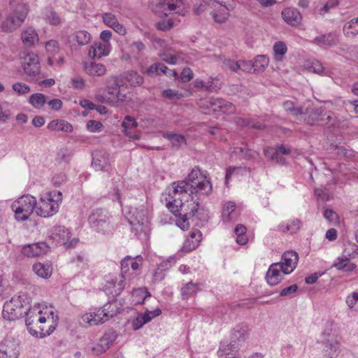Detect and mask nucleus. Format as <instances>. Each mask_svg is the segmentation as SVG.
<instances>
[{
	"label": "nucleus",
	"mask_w": 358,
	"mask_h": 358,
	"mask_svg": "<svg viewBox=\"0 0 358 358\" xmlns=\"http://www.w3.org/2000/svg\"><path fill=\"white\" fill-rule=\"evenodd\" d=\"M209 179L196 167L186 179L173 182L169 190L166 206L177 217V225L182 230L188 229L189 221L201 227L208 220V211L194 201L201 196H208L212 192Z\"/></svg>",
	"instance_id": "obj_1"
},
{
	"label": "nucleus",
	"mask_w": 358,
	"mask_h": 358,
	"mask_svg": "<svg viewBox=\"0 0 358 358\" xmlns=\"http://www.w3.org/2000/svg\"><path fill=\"white\" fill-rule=\"evenodd\" d=\"M90 227L103 234H112L115 230V219L106 209L96 208L91 211L88 217Z\"/></svg>",
	"instance_id": "obj_2"
},
{
	"label": "nucleus",
	"mask_w": 358,
	"mask_h": 358,
	"mask_svg": "<svg viewBox=\"0 0 358 358\" xmlns=\"http://www.w3.org/2000/svg\"><path fill=\"white\" fill-rule=\"evenodd\" d=\"M29 13L26 3L17 4L0 24V30L4 33H12L24 22Z\"/></svg>",
	"instance_id": "obj_3"
},
{
	"label": "nucleus",
	"mask_w": 358,
	"mask_h": 358,
	"mask_svg": "<svg viewBox=\"0 0 358 358\" xmlns=\"http://www.w3.org/2000/svg\"><path fill=\"white\" fill-rule=\"evenodd\" d=\"M62 201V194L59 191H52L43 194L36 201V213L43 217H49L55 215L59 210Z\"/></svg>",
	"instance_id": "obj_4"
},
{
	"label": "nucleus",
	"mask_w": 358,
	"mask_h": 358,
	"mask_svg": "<svg viewBox=\"0 0 358 358\" xmlns=\"http://www.w3.org/2000/svg\"><path fill=\"white\" fill-rule=\"evenodd\" d=\"M28 304V298L25 294L15 295L4 303L2 317L9 321L17 320L24 315V308Z\"/></svg>",
	"instance_id": "obj_5"
},
{
	"label": "nucleus",
	"mask_w": 358,
	"mask_h": 358,
	"mask_svg": "<svg viewBox=\"0 0 358 358\" xmlns=\"http://www.w3.org/2000/svg\"><path fill=\"white\" fill-rule=\"evenodd\" d=\"M36 199L29 194L23 195L11 206L15 212L16 220L19 221L27 220L34 210L36 211Z\"/></svg>",
	"instance_id": "obj_6"
},
{
	"label": "nucleus",
	"mask_w": 358,
	"mask_h": 358,
	"mask_svg": "<svg viewBox=\"0 0 358 358\" xmlns=\"http://www.w3.org/2000/svg\"><path fill=\"white\" fill-rule=\"evenodd\" d=\"M128 220L136 233H145L148 225V210L145 205L131 206L128 213Z\"/></svg>",
	"instance_id": "obj_7"
},
{
	"label": "nucleus",
	"mask_w": 358,
	"mask_h": 358,
	"mask_svg": "<svg viewBox=\"0 0 358 358\" xmlns=\"http://www.w3.org/2000/svg\"><path fill=\"white\" fill-rule=\"evenodd\" d=\"M153 11L159 17L170 14L185 15L183 0H157L152 6Z\"/></svg>",
	"instance_id": "obj_8"
},
{
	"label": "nucleus",
	"mask_w": 358,
	"mask_h": 358,
	"mask_svg": "<svg viewBox=\"0 0 358 358\" xmlns=\"http://www.w3.org/2000/svg\"><path fill=\"white\" fill-rule=\"evenodd\" d=\"M201 108L218 113H233L235 111L234 105L221 98L211 97L199 100L198 103Z\"/></svg>",
	"instance_id": "obj_9"
},
{
	"label": "nucleus",
	"mask_w": 358,
	"mask_h": 358,
	"mask_svg": "<svg viewBox=\"0 0 358 358\" xmlns=\"http://www.w3.org/2000/svg\"><path fill=\"white\" fill-rule=\"evenodd\" d=\"M296 113H300L301 119L308 124L313 125L316 122L324 120V110L322 107H315L312 104L301 106L297 108Z\"/></svg>",
	"instance_id": "obj_10"
},
{
	"label": "nucleus",
	"mask_w": 358,
	"mask_h": 358,
	"mask_svg": "<svg viewBox=\"0 0 358 358\" xmlns=\"http://www.w3.org/2000/svg\"><path fill=\"white\" fill-rule=\"evenodd\" d=\"M22 68L27 76V80L31 82L41 72L38 55L33 52L26 55L23 59Z\"/></svg>",
	"instance_id": "obj_11"
},
{
	"label": "nucleus",
	"mask_w": 358,
	"mask_h": 358,
	"mask_svg": "<svg viewBox=\"0 0 358 358\" xmlns=\"http://www.w3.org/2000/svg\"><path fill=\"white\" fill-rule=\"evenodd\" d=\"M106 90L111 96L112 101L123 102L126 99V94L121 92L120 83L117 76H110L104 80Z\"/></svg>",
	"instance_id": "obj_12"
},
{
	"label": "nucleus",
	"mask_w": 358,
	"mask_h": 358,
	"mask_svg": "<svg viewBox=\"0 0 358 358\" xmlns=\"http://www.w3.org/2000/svg\"><path fill=\"white\" fill-rule=\"evenodd\" d=\"M299 261L297 252L293 250L285 252L281 257V261L278 262L283 274L291 273L296 267Z\"/></svg>",
	"instance_id": "obj_13"
},
{
	"label": "nucleus",
	"mask_w": 358,
	"mask_h": 358,
	"mask_svg": "<svg viewBox=\"0 0 358 358\" xmlns=\"http://www.w3.org/2000/svg\"><path fill=\"white\" fill-rule=\"evenodd\" d=\"M42 314V311L39 307L34 306L33 308H26L24 310V315L26 316L25 324L29 333L38 337V331L37 326V318L39 315Z\"/></svg>",
	"instance_id": "obj_14"
},
{
	"label": "nucleus",
	"mask_w": 358,
	"mask_h": 358,
	"mask_svg": "<svg viewBox=\"0 0 358 358\" xmlns=\"http://www.w3.org/2000/svg\"><path fill=\"white\" fill-rule=\"evenodd\" d=\"M50 247L45 242H38L25 245L22 248L23 255L29 257H38L48 253Z\"/></svg>",
	"instance_id": "obj_15"
},
{
	"label": "nucleus",
	"mask_w": 358,
	"mask_h": 358,
	"mask_svg": "<svg viewBox=\"0 0 358 358\" xmlns=\"http://www.w3.org/2000/svg\"><path fill=\"white\" fill-rule=\"evenodd\" d=\"M91 38V34L85 30L76 31L69 37V46L71 50H77L79 47L87 45Z\"/></svg>",
	"instance_id": "obj_16"
},
{
	"label": "nucleus",
	"mask_w": 358,
	"mask_h": 358,
	"mask_svg": "<svg viewBox=\"0 0 358 358\" xmlns=\"http://www.w3.org/2000/svg\"><path fill=\"white\" fill-rule=\"evenodd\" d=\"M125 288L124 280L117 277H110L103 285V290L108 296L116 297L119 296Z\"/></svg>",
	"instance_id": "obj_17"
},
{
	"label": "nucleus",
	"mask_w": 358,
	"mask_h": 358,
	"mask_svg": "<svg viewBox=\"0 0 358 358\" xmlns=\"http://www.w3.org/2000/svg\"><path fill=\"white\" fill-rule=\"evenodd\" d=\"M132 259L130 256L125 257L120 262L121 274L120 275V280H124L125 287L128 285L130 286L134 284V280L139 275V273L131 271L129 268L130 262Z\"/></svg>",
	"instance_id": "obj_18"
},
{
	"label": "nucleus",
	"mask_w": 358,
	"mask_h": 358,
	"mask_svg": "<svg viewBox=\"0 0 358 358\" xmlns=\"http://www.w3.org/2000/svg\"><path fill=\"white\" fill-rule=\"evenodd\" d=\"M92 166L96 171H108L110 167L109 154L105 150L92 152Z\"/></svg>",
	"instance_id": "obj_19"
},
{
	"label": "nucleus",
	"mask_w": 358,
	"mask_h": 358,
	"mask_svg": "<svg viewBox=\"0 0 358 358\" xmlns=\"http://www.w3.org/2000/svg\"><path fill=\"white\" fill-rule=\"evenodd\" d=\"M117 333L113 329L106 331L99 339L96 347L94 348L98 352L102 353L109 349L117 338Z\"/></svg>",
	"instance_id": "obj_20"
},
{
	"label": "nucleus",
	"mask_w": 358,
	"mask_h": 358,
	"mask_svg": "<svg viewBox=\"0 0 358 358\" xmlns=\"http://www.w3.org/2000/svg\"><path fill=\"white\" fill-rule=\"evenodd\" d=\"M338 40V36L335 32H329L316 36L311 43L323 48H328L337 45Z\"/></svg>",
	"instance_id": "obj_21"
},
{
	"label": "nucleus",
	"mask_w": 358,
	"mask_h": 358,
	"mask_svg": "<svg viewBox=\"0 0 358 358\" xmlns=\"http://www.w3.org/2000/svg\"><path fill=\"white\" fill-rule=\"evenodd\" d=\"M281 15L285 22L289 25L297 26L302 22V15L295 8H286L282 10Z\"/></svg>",
	"instance_id": "obj_22"
},
{
	"label": "nucleus",
	"mask_w": 358,
	"mask_h": 358,
	"mask_svg": "<svg viewBox=\"0 0 358 358\" xmlns=\"http://www.w3.org/2000/svg\"><path fill=\"white\" fill-rule=\"evenodd\" d=\"M278 264L276 263L272 264L266 272V280L271 286L278 285L283 279V274L281 273L282 271Z\"/></svg>",
	"instance_id": "obj_23"
},
{
	"label": "nucleus",
	"mask_w": 358,
	"mask_h": 358,
	"mask_svg": "<svg viewBox=\"0 0 358 358\" xmlns=\"http://www.w3.org/2000/svg\"><path fill=\"white\" fill-rule=\"evenodd\" d=\"M237 353L238 345L236 341H232L229 344L222 343L217 351V355L220 358H236Z\"/></svg>",
	"instance_id": "obj_24"
},
{
	"label": "nucleus",
	"mask_w": 358,
	"mask_h": 358,
	"mask_svg": "<svg viewBox=\"0 0 358 358\" xmlns=\"http://www.w3.org/2000/svg\"><path fill=\"white\" fill-rule=\"evenodd\" d=\"M88 258L85 252H80L76 257L71 258L69 263L71 270L75 273H79L86 268Z\"/></svg>",
	"instance_id": "obj_25"
},
{
	"label": "nucleus",
	"mask_w": 358,
	"mask_h": 358,
	"mask_svg": "<svg viewBox=\"0 0 358 358\" xmlns=\"http://www.w3.org/2000/svg\"><path fill=\"white\" fill-rule=\"evenodd\" d=\"M84 69L86 73L90 76L101 77L104 76L107 71L104 64L94 62H86Z\"/></svg>",
	"instance_id": "obj_26"
},
{
	"label": "nucleus",
	"mask_w": 358,
	"mask_h": 358,
	"mask_svg": "<svg viewBox=\"0 0 358 358\" xmlns=\"http://www.w3.org/2000/svg\"><path fill=\"white\" fill-rule=\"evenodd\" d=\"M147 73L150 76H155L159 75L161 73L169 76H178V73L175 71L168 69L167 66L162 63H155L152 64L148 69Z\"/></svg>",
	"instance_id": "obj_27"
},
{
	"label": "nucleus",
	"mask_w": 358,
	"mask_h": 358,
	"mask_svg": "<svg viewBox=\"0 0 358 358\" xmlns=\"http://www.w3.org/2000/svg\"><path fill=\"white\" fill-rule=\"evenodd\" d=\"M21 39L26 47H32L38 43V36L34 28L28 27L22 31Z\"/></svg>",
	"instance_id": "obj_28"
},
{
	"label": "nucleus",
	"mask_w": 358,
	"mask_h": 358,
	"mask_svg": "<svg viewBox=\"0 0 358 358\" xmlns=\"http://www.w3.org/2000/svg\"><path fill=\"white\" fill-rule=\"evenodd\" d=\"M325 355L329 358L337 357L340 352V343L337 339L322 341Z\"/></svg>",
	"instance_id": "obj_29"
},
{
	"label": "nucleus",
	"mask_w": 358,
	"mask_h": 358,
	"mask_svg": "<svg viewBox=\"0 0 358 358\" xmlns=\"http://www.w3.org/2000/svg\"><path fill=\"white\" fill-rule=\"evenodd\" d=\"M201 233L200 231H196L190 234L189 237L185 241L182 251L189 252L196 249L201 240Z\"/></svg>",
	"instance_id": "obj_30"
},
{
	"label": "nucleus",
	"mask_w": 358,
	"mask_h": 358,
	"mask_svg": "<svg viewBox=\"0 0 358 358\" xmlns=\"http://www.w3.org/2000/svg\"><path fill=\"white\" fill-rule=\"evenodd\" d=\"M96 47L92 45L90 50L89 55H92V57H97L100 59L103 56H107L109 55L110 51V43L103 42L99 43L95 45Z\"/></svg>",
	"instance_id": "obj_31"
},
{
	"label": "nucleus",
	"mask_w": 358,
	"mask_h": 358,
	"mask_svg": "<svg viewBox=\"0 0 358 358\" xmlns=\"http://www.w3.org/2000/svg\"><path fill=\"white\" fill-rule=\"evenodd\" d=\"M120 311V304L117 300H112L100 308V313H103V315L108 320L116 315Z\"/></svg>",
	"instance_id": "obj_32"
},
{
	"label": "nucleus",
	"mask_w": 358,
	"mask_h": 358,
	"mask_svg": "<svg viewBox=\"0 0 358 358\" xmlns=\"http://www.w3.org/2000/svg\"><path fill=\"white\" fill-rule=\"evenodd\" d=\"M83 320L90 325H97L108 320L107 317L103 315V313H100V308L94 313H87L83 316Z\"/></svg>",
	"instance_id": "obj_33"
},
{
	"label": "nucleus",
	"mask_w": 358,
	"mask_h": 358,
	"mask_svg": "<svg viewBox=\"0 0 358 358\" xmlns=\"http://www.w3.org/2000/svg\"><path fill=\"white\" fill-rule=\"evenodd\" d=\"M229 10L227 6L220 3L217 10L212 13V17L216 22L223 23L228 19Z\"/></svg>",
	"instance_id": "obj_34"
},
{
	"label": "nucleus",
	"mask_w": 358,
	"mask_h": 358,
	"mask_svg": "<svg viewBox=\"0 0 358 358\" xmlns=\"http://www.w3.org/2000/svg\"><path fill=\"white\" fill-rule=\"evenodd\" d=\"M53 239L57 245H66L67 244V230L63 226L56 227L52 234Z\"/></svg>",
	"instance_id": "obj_35"
},
{
	"label": "nucleus",
	"mask_w": 358,
	"mask_h": 358,
	"mask_svg": "<svg viewBox=\"0 0 358 358\" xmlns=\"http://www.w3.org/2000/svg\"><path fill=\"white\" fill-rule=\"evenodd\" d=\"M124 79L132 87L139 86L143 83V76L133 71L126 72L124 74Z\"/></svg>",
	"instance_id": "obj_36"
},
{
	"label": "nucleus",
	"mask_w": 358,
	"mask_h": 358,
	"mask_svg": "<svg viewBox=\"0 0 358 358\" xmlns=\"http://www.w3.org/2000/svg\"><path fill=\"white\" fill-rule=\"evenodd\" d=\"M162 136L171 142L174 148L178 149L182 145L186 144V139L182 135L174 133H164Z\"/></svg>",
	"instance_id": "obj_37"
},
{
	"label": "nucleus",
	"mask_w": 358,
	"mask_h": 358,
	"mask_svg": "<svg viewBox=\"0 0 358 358\" xmlns=\"http://www.w3.org/2000/svg\"><path fill=\"white\" fill-rule=\"evenodd\" d=\"M343 33L349 38H353L358 34V17L352 19L344 25Z\"/></svg>",
	"instance_id": "obj_38"
},
{
	"label": "nucleus",
	"mask_w": 358,
	"mask_h": 358,
	"mask_svg": "<svg viewBox=\"0 0 358 358\" xmlns=\"http://www.w3.org/2000/svg\"><path fill=\"white\" fill-rule=\"evenodd\" d=\"M248 326L245 324L236 325L232 332L234 341H244L248 333Z\"/></svg>",
	"instance_id": "obj_39"
},
{
	"label": "nucleus",
	"mask_w": 358,
	"mask_h": 358,
	"mask_svg": "<svg viewBox=\"0 0 358 358\" xmlns=\"http://www.w3.org/2000/svg\"><path fill=\"white\" fill-rule=\"evenodd\" d=\"M33 270L36 275L43 278H48L52 273V269L48 264L36 263L33 265Z\"/></svg>",
	"instance_id": "obj_40"
},
{
	"label": "nucleus",
	"mask_w": 358,
	"mask_h": 358,
	"mask_svg": "<svg viewBox=\"0 0 358 358\" xmlns=\"http://www.w3.org/2000/svg\"><path fill=\"white\" fill-rule=\"evenodd\" d=\"M252 62L254 73H259L264 71L268 66L269 59L266 55H258Z\"/></svg>",
	"instance_id": "obj_41"
},
{
	"label": "nucleus",
	"mask_w": 358,
	"mask_h": 358,
	"mask_svg": "<svg viewBox=\"0 0 358 358\" xmlns=\"http://www.w3.org/2000/svg\"><path fill=\"white\" fill-rule=\"evenodd\" d=\"M198 285L192 282H189L181 288V294L183 299H187L196 293Z\"/></svg>",
	"instance_id": "obj_42"
},
{
	"label": "nucleus",
	"mask_w": 358,
	"mask_h": 358,
	"mask_svg": "<svg viewBox=\"0 0 358 358\" xmlns=\"http://www.w3.org/2000/svg\"><path fill=\"white\" fill-rule=\"evenodd\" d=\"M287 48L284 42H276L273 45L274 57L276 61H282Z\"/></svg>",
	"instance_id": "obj_43"
},
{
	"label": "nucleus",
	"mask_w": 358,
	"mask_h": 358,
	"mask_svg": "<svg viewBox=\"0 0 358 358\" xmlns=\"http://www.w3.org/2000/svg\"><path fill=\"white\" fill-rule=\"evenodd\" d=\"M29 103L35 108H41L46 102V97L43 94L36 93L29 97Z\"/></svg>",
	"instance_id": "obj_44"
},
{
	"label": "nucleus",
	"mask_w": 358,
	"mask_h": 358,
	"mask_svg": "<svg viewBox=\"0 0 358 358\" xmlns=\"http://www.w3.org/2000/svg\"><path fill=\"white\" fill-rule=\"evenodd\" d=\"M322 341L334 340L336 338V335L333 330V323L328 322L326 323L325 328L321 335Z\"/></svg>",
	"instance_id": "obj_45"
},
{
	"label": "nucleus",
	"mask_w": 358,
	"mask_h": 358,
	"mask_svg": "<svg viewBox=\"0 0 358 358\" xmlns=\"http://www.w3.org/2000/svg\"><path fill=\"white\" fill-rule=\"evenodd\" d=\"M43 15L45 19L51 24L57 25L60 22L59 17L51 8H45Z\"/></svg>",
	"instance_id": "obj_46"
},
{
	"label": "nucleus",
	"mask_w": 358,
	"mask_h": 358,
	"mask_svg": "<svg viewBox=\"0 0 358 358\" xmlns=\"http://www.w3.org/2000/svg\"><path fill=\"white\" fill-rule=\"evenodd\" d=\"M66 128H67L66 122L62 120H54L51 121L48 125V129L51 131H66Z\"/></svg>",
	"instance_id": "obj_47"
},
{
	"label": "nucleus",
	"mask_w": 358,
	"mask_h": 358,
	"mask_svg": "<svg viewBox=\"0 0 358 358\" xmlns=\"http://www.w3.org/2000/svg\"><path fill=\"white\" fill-rule=\"evenodd\" d=\"M234 152L247 159L255 158L257 155L255 151L247 148H235Z\"/></svg>",
	"instance_id": "obj_48"
},
{
	"label": "nucleus",
	"mask_w": 358,
	"mask_h": 358,
	"mask_svg": "<svg viewBox=\"0 0 358 358\" xmlns=\"http://www.w3.org/2000/svg\"><path fill=\"white\" fill-rule=\"evenodd\" d=\"M234 152L247 159L255 158L257 155L255 151L247 148H235Z\"/></svg>",
	"instance_id": "obj_49"
},
{
	"label": "nucleus",
	"mask_w": 358,
	"mask_h": 358,
	"mask_svg": "<svg viewBox=\"0 0 358 358\" xmlns=\"http://www.w3.org/2000/svg\"><path fill=\"white\" fill-rule=\"evenodd\" d=\"M43 76L39 73L38 76L34 77L31 82L38 84L41 87H48L55 85V81L52 78L43 80Z\"/></svg>",
	"instance_id": "obj_50"
},
{
	"label": "nucleus",
	"mask_w": 358,
	"mask_h": 358,
	"mask_svg": "<svg viewBox=\"0 0 358 358\" xmlns=\"http://www.w3.org/2000/svg\"><path fill=\"white\" fill-rule=\"evenodd\" d=\"M12 88L18 95L27 94L30 92L29 86L20 82L14 83Z\"/></svg>",
	"instance_id": "obj_51"
},
{
	"label": "nucleus",
	"mask_w": 358,
	"mask_h": 358,
	"mask_svg": "<svg viewBox=\"0 0 358 358\" xmlns=\"http://www.w3.org/2000/svg\"><path fill=\"white\" fill-rule=\"evenodd\" d=\"M137 124H138L135 118L130 115L125 116L122 122V126L126 132L129 129L136 128Z\"/></svg>",
	"instance_id": "obj_52"
},
{
	"label": "nucleus",
	"mask_w": 358,
	"mask_h": 358,
	"mask_svg": "<svg viewBox=\"0 0 358 358\" xmlns=\"http://www.w3.org/2000/svg\"><path fill=\"white\" fill-rule=\"evenodd\" d=\"M235 209L236 204L234 202L228 201L224 204L222 210V216L224 221L229 220V216L231 213L234 211Z\"/></svg>",
	"instance_id": "obj_53"
},
{
	"label": "nucleus",
	"mask_w": 358,
	"mask_h": 358,
	"mask_svg": "<svg viewBox=\"0 0 358 358\" xmlns=\"http://www.w3.org/2000/svg\"><path fill=\"white\" fill-rule=\"evenodd\" d=\"M103 22L109 27H113L118 22L115 15L111 13H104L102 15Z\"/></svg>",
	"instance_id": "obj_54"
},
{
	"label": "nucleus",
	"mask_w": 358,
	"mask_h": 358,
	"mask_svg": "<svg viewBox=\"0 0 358 358\" xmlns=\"http://www.w3.org/2000/svg\"><path fill=\"white\" fill-rule=\"evenodd\" d=\"M324 218L329 222L338 224L339 222V217L338 214L331 209H325L323 213Z\"/></svg>",
	"instance_id": "obj_55"
},
{
	"label": "nucleus",
	"mask_w": 358,
	"mask_h": 358,
	"mask_svg": "<svg viewBox=\"0 0 358 358\" xmlns=\"http://www.w3.org/2000/svg\"><path fill=\"white\" fill-rule=\"evenodd\" d=\"M71 86L77 90H83L85 87V81L80 76H76L71 78Z\"/></svg>",
	"instance_id": "obj_56"
},
{
	"label": "nucleus",
	"mask_w": 358,
	"mask_h": 358,
	"mask_svg": "<svg viewBox=\"0 0 358 358\" xmlns=\"http://www.w3.org/2000/svg\"><path fill=\"white\" fill-rule=\"evenodd\" d=\"M301 222L299 220L295 219L289 224H286L285 229H282V232L290 231L291 233L296 232L301 227Z\"/></svg>",
	"instance_id": "obj_57"
},
{
	"label": "nucleus",
	"mask_w": 358,
	"mask_h": 358,
	"mask_svg": "<svg viewBox=\"0 0 358 358\" xmlns=\"http://www.w3.org/2000/svg\"><path fill=\"white\" fill-rule=\"evenodd\" d=\"M325 113L326 115L324 116V120L322 122H324V124L329 127L337 126L338 120L336 115L330 112Z\"/></svg>",
	"instance_id": "obj_58"
},
{
	"label": "nucleus",
	"mask_w": 358,
	"mask_h": 358,
	"mask_svg": "<svg viewBox=\"0 0 358 358\" xmlns=\"http://www.w3.org/2000/svg\"><path fill=\"white\" fill-rule=\"evenodd\" d=\"M102 127L103 124L99 121L91 120L87 122V128L91 132H99Z\"/></svg>",
	"instance_id": "obj_59"
},
{
	"label": "nucleus",
	"mask_w": 358,
	"mask_h": 358,
	"mask_svg": "<svg viewBox=\"0 0 358 358\" xmlns=\"http://www.w3.org/2000/svg\"><path fill=\"white\" fill-rule=\"evenodd\" d=\"M173 22L171 19H164L161 21L158 22L156 24V27L157 29L161 31H166L171 29L173 27Z\"/></svg>",
	"instance_id": "obj_60"
},
{
	"label": "nucleus",
	"mask_w": 358,
	"mask_h": 358,
	"mask_svg": "<svg viewBox=\"0 0 358 358\" xmlns=\"http://www.w3.org/2000/svg\"><path fill=\"white\" fill-rule=\"evenodd\" d=\"M131 262H130L129 266H131V271H135L136 273H139L138 270L142 264L143 257L140 255H137L134 258H132Z\"/></svg>",
	"instance_id": "obj_61"
},
{
	"label": "nucleus",
	"mask_w": 358,
	"mask_h": 358,
	"mask_svg": "<svg viewBox=\"0 0 358 358\" xmlns=\"http://www.w3.org/2000/svg\"><path fill=\"white\" fill-rule=\"evenodd\" d=\"M239 70L254 73L252 61L239 60Z\"/></svg>",
	"instance_id": "obj_62"
},
{
	"label": "nucleus",
	"mask_w": 358,
	"mask_h": 358,
	"mask_svg": "<svg viewBox=\"0 0 358 358\" xmlns=\"http://www.w3.org/2000/svg\"><path fill=\"white\" fill-rule=\"evenodd\" d=\"M350 262V259L345 256L339 257L334 264V266L338 270H344L346 264Z\"/></svg>",
	"instance_id": "obj_63"
},
{
	"label": "nucleus",
	"mask_w": 358,
	"mask_h": 358,
	"mask_svg": "<svg viewBox=\"0 0 358 358\" xmlns=\"http://www.w3.org/2000/svg\"><path fill=\"white\" fill-rule=\"evenodd\" d=\"M358 303V292H353L351 294L348 295L346 298V303L350 309L355 307Z\"/></svg>",
	"instance_id": "obj_64"
}]
</instances>
